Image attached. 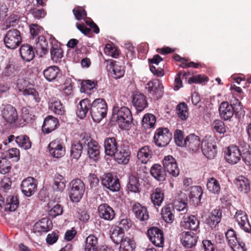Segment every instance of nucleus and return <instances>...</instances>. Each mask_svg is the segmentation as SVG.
Wrapping results in <instances>:
<instances>
[{
  "mask_svg": "<svg viewBox=\"0 0 251 251\" xmlns=\"http://www.w3.org/2000/svg\"><path fill=\"white\" fill-rule=\"evenodd\" d=\"M156 123V118L152 114H146L142 120V126L145 129L154 127Z\"/></svg>",
  "mask_w": 251,
  "mask_h": 251,
  "instance_id": "obj_49",
  "label": "nucleus"
},
{
  "mask_svg": "<svg viewBox=\"0 0 251 251\" xmlns=\"http://www.w3.org/2000/svg\"><path fill=\"white\" fill-rule=\"evenodd\" d=\"M236 189L242 194H247L250 191V181L243 176L236 178Z\"/></svg>",
  "mask_w": 251,
  "mask_h": 251,
  "instance_id": "obj_32",
  "label": "nucleus"
},
{
  "mask_svg": "<svg viewBox=\"0 0 251 251\" xmlns=\"http://www.w3.org/2000/svg\"><path fill=\"white\" fill-rule=\"evenodd\" d=\"M172 138V134L166 127H159L156 129L154 136V143L158 147H164L168 145Z\"/></svg>",
  "mask_w": 251,
  "mask_h": 251,
  "instance_id": "obj_6",
  "label": "nucleus"
},
{
  "mask_svg": "<svg viewBox=\"0 0 251 251\" xmlns=\"http://www.w3.org/2000/svg\"><path fill=\"white\" fill-rule=\"evenodd\" d=\"M85 148L84 145L81 143V139L78 142H74L71 149V156L76 160L81 155L82 150Z\"/></svg>",
  "mask_w": 251,
  "mask_h": 251,
  "instance_id": "obj_38",
  "label": "nucleus"
},
{
  "mask_svg": "<svg viewBox=\"0 0 251 251\" xmlns=\"http://www.w3.org/2000/svg\"><path fill=\"white\" fill-rule=\"evenodd\" d=\"M132 211L135 217L141 221H146L149 218L147 208L138 202L133 205Z\"/></svg>",
  "mask_w": 251,
  "mask_h": 251,
  "instance_id": "obj_27",
  "label": "nucleus"
},
{
  "mask_svg": "<svg viewBox=\"0 0 251 251\" xmlns=\"http://www.w3.org/2000/svg\"><path fill=\"white\" fill-rule=\"evenodd\" d=\"M131 151L129 146L127 144L123 143L120 146L116 153L113 155L115 160L119 163L126 164L130 159Z\"/></svg>",
  "mask_w": 251,
  "mask_h": 251,
  "instance_id": "obj_12",
  "label": "nucleus"
},
{
  "mask_svg": "<svg viewBox=\"0 0 251 251\" xmlns=\"http://www.w3.org/2000/svg\"><path fill=\"white\" fill-rule=\"evenodd\" d=\"M100 217L106 221H112L115 217V212L112 207L107 203L100 204L98 208Z\"/></svg>",
  "mask_w": 251,
  "mask_h": 251,
  "instance_id": "obj_20",
  "label": "nucleus"
},
{
  "mask_svg": "<svg viewBox=\"0 0 251 251\" xmlns=\"http://www.w3.org/2000/svg\"><path fill=\"white\" fill-rule=\"evenodd\" d=\"M174 139L176 144L180 147L184 146L185 143V139H184V135L183 132L177 129L174 133Z\"/></svg>",
  "mask_w": 251,
  "mask_h": 251,
  "instance_id": "obj_61",
  "label": "nucleus"
},
{
  "mask_svg": "<svg viewBox=\"0 0 251 251\" xmlns=\"http://www.w3.org/2000/svg\"><path fill=\"white\" fill-rule=\"evenodd\" d=\"M91 104V100L88 99H84L80 101L76 112L77 116L80 119H83L89 111L90 112Z\"/></svg>",
  "mask_w": 251,
  "mask_h": 251,
  "instance_id": "obj_26",
  "label": "nucleus"
},
{
  "mask_svg": "<svg viewBox=\"0 0 251 251\" xmlns=\"http://www.w3.org/2000/svg\"><path fill=\"white\" fill-rule=\"evenodd\" d=\"M98 247V238L94 235H90L86 238L85 251H96Z\"/></svg>",
  "mask_w": 251,
  "mask_h": 251,
  "instance_id": "obj_44",
  "label": "nucleus"
},
{
  "mask_svg": "<svg viewBox=\"0 0 251 251\" xmlns=\"http://www.w3.org/2000/svg\"><path fill=\"white\" fill-rule=\"evenodd\" d=\"M48 35L50 36L51 58L53 62L57 63L60 62L63 57V51L60 48L58 41L52 35Z\"/></svg>",
  "mask_w": 251,
  "mask_h": 251,
  "instance_id": "obj_11",
  "label": "nucleus"
},
{
  "mask_svg": "<svg viewBox=\"0 0 251 251\" xmlns=\"http://www.w3.org/2000/svg\"><path fill=\"white\" fill-rule=\"evenodd\" d=\"M34 47L37 54H39L40 56H43L48 53L50 46L46 38L44 36L40 35L35 38Z\"/></svg>",
  "mask_w": 251,
  "mask_h": 251,
  "instance_id": "obj_18",
  "label": "nucleus"
},
{
  "mask_svg": "<svg viewBox=\"0 0 251 251\" xmlns=\"http://www.w3.org/2000/svg\"><path fill=\"white\" fill-rule=\"evenodd\" d=\"M24 96L25 97L28 99L29 102L32 104L38 103L41 100L39 93L32 87L27 90Z\"/></svg>",
  "mask_w": 251,
  "mask_h": 251,
  "instance_id": "obj_45",
  "label": "nucleus"
},
{
  "mask_svg": "<svg viewBox=\"0 0 251 251\" xmlns=\"http://www.w3.org/2000/svg\"><path fill=\"white\" fill-rule=\"evenodd\" d=\"M49 108L57 115H63L65 112V107L60 100H55L49 103Z\"/></svg>",
  "mask_w": 251,
  "mask_h": 251,
  "instance_id": "obj_46",
  "label": "nucleus"
},
{
  "mask_svg": "<svg viewBox=\"0 0 251 251\" xmlns=\"http://www.w3.org/2000/svg\"><path fill=\"white\" fill-rule=\"evenodd\" d=\"M245 111L241 102L236 99V118L238 119V123L241 125L244 122Z\"/></svg>",
  "mask_w": 251,
  "mask_h": 251,
  "instance_id": "obj_56",
  "label": "nucleus"
},
{
  "mask_svg": "<svg viewBox=\"0 0 251 251\" xmlns=\"http://www.w3.org/2000/svg\"><path fill=\"white\" fill-rule=\"evenodd\" d=\"M164 169L173 176H177L179 174L176 159L172 155L165 156L163 160Z\"/></svg>",
  "mask_w": 251,
  "mask_h": 251,
  "instance_id": "obj_15",
  "label": "nucleus"
},
{
  "mask_svg": "<svg viewBox=\"0 0 251 251\" xmlns=\"http://www.w3.org/2000/svg\"><path fill=\"white\" fill-rule=\"evenodd\" d=\"M181 226L186 229L197 230L199 227L200 221L194 215L183 216L181 221Z\"/></svg>",
  "mask_w": 251,
  "mask_h": 251,
  "instance_id": "obj_21",
  "label": "nucleus"
},
{
  "mask_svg": "<svg viewBox=\"0 0 251 251\" xmlns=\"http://www.w3.org/2000/svg\"><path fill=\"white\" fill-rule=\"evenodd\" d=\"M140 186L139 178L134 175H130L128 177V183L127 185V188L129 191L133 193L140 192Z\"/></svg>",
  "mask_w": 251,
  "mask_h": 251,
  "instance_id": "obj_42",
  "label": "nucleus"
},
{
  "mask_svg": "<svg viewBox=\"0 0 251 251\" xmlns=\"http://www.w3.org/2000/svg\"><path fill=\"white\" fill-rule=\"evenodd\" d=\"M174 210L172 204L165 205L161 210V215L163 220L168 223H172L174 220V215L173 211Z\"/></svg>",
  "mask_w": 251,
  "mask_h": 251,
  "instance_id": "obj_37",
  "label": "nucleus"
},
{
  "mask_svg": "<svg viewBox=\"0 0 251 251\" xmlns=\"http://www.w3.org/2000/svg\"><path fill=\"white\" fill-rule=\"evenodd\" d=\"M45 78L49 81H52L60 78L62 76V72L59 67L55 66H51L48 67L43 71Z\"/></svg>",
  "mask_w": 251,
  "mask_h": 251,
  "instance_id": "obj_24",
  "label": "nucleus"
},
{
  "mask_svg": "<svg viewBox=\"0 0 251 251\" xmlns=\"http://www.w3.org/2000/svg\"><path fill=\"white\" fill-rule=\"evenodd\" d=\"M112 119L117 122L123 129H128L133 119L130 109L126 106L120 107L118 104L113 106Z\"/></svg>",
  "mask_w": 251,
  "mask_h": 251,
  "instance_id": "obj_1",
  "label": "nucleus"
},
{
  "mask_svg": "<svg viewBox=\"0 0 251 251\" xmlns=\"http://www.w3.org/2000/svg\"><path fill=\"white\" fill-rule=\"evenodd\" d=\"M108 62L107 68L110 71L112 76L115 79H119L122 77L125 73V63L122 64L117 61L110 60Z\"/></svg>",
  "mask_w": 251,
  "mask_h": 251,
  "instance_id": "obj_13",
  "label": "nucleus"
},
{
  "mask_svg": "<svg viewBox=\"0 0 251 251\" xmlns=\"http://www.w3.org/2000/svg\"><path fill=\"white\" fill-rule=\"evenodd\" d=\"M81 143L84 145L85 148L87 150V154L91 159L94 160L99 159L100 147L97 141L90 136L85 135L81 138Z\"/></svg>",
  "mask_w": 251,
  "mask_h": 251,
  "instance_id": "obj_4",
  "label": "nucleus"
},
{
  "mask_svg": "<svg viewBox=\"0 0 251 251\" xmlns=\"http://www.w3.org/2000/svg\"><path fill=\"white\" fill-rule=\"evenodd\" d=\"M11 169V162L3 156V154L0 155V173L2 174H6L9 173Z\"/></svg>",
  "mask_w": 251,
  "mask_h": 251,
  "instance_id": "obj_51",
  "label": "nucleus"
},
{
  "mask_svg": "<svg viewBox=\"0 0 251 251\" xmlns=\"http://www.w3.org/2000/svg\"><path fill=\"white\" fill-rule=\"evenodd\" d=\"M164 197V195L163 190L161 188H157L152 192L151 198L154 206H159L163 202Z\"/></svg>",
  "mask_w": 251,
  "mask_h": 251,
  "instance_id": "obj_41",
  "label": "nucleus"
},
{
  "mask_svg": "<svg viewBox=\"0 0 251 251\" xmlns=\"http://www.w3.org/2000/svg\"><path fill=\"white\" fill-rule=\"evenodd\" d=\"M132 103L137 110L140 112L143 111L148 105L145 96L139 92H136L133 95Z\"/></svg>",
  "mask_w": 251,
  "mask_h": 251,
  "instance_id": "obj_28",
  "label": "nucleus"
},
{
  "mask_svg": "<svg viewBox=\"0 0 251 251\" xmlns=\"http://www.w3.org/2000/svg\"><path fill=\"white\" fill-rule=\"evenodd\" d=\"M22 192L27 197L32 196L37 190L36 180L31 177H28L23 180L21 184Z\"/></svg>",
  "mask_w": 251,
  "mask_h": 251,
  "instance_id": "obj_17",
  "label": "nucleus"
},
{
  "mask_svg": "<svg viewBox=\"0 0 251 251\" xmlns=\"http://www.w3.org/2000/svg\"><path fill=\"white\" fill-rule=\"evenodd\" d=\"M74 83L70 79L66 80L62 88L63 92L67 95L69 96L73 93V86Z\"/></svg>",
  "mask_w": 251,
  "mask_h": 251,
  "instance_id": "obj_62",
  "label": "nucleus"
},
{
  "mask_svg": "<svg viewBox=\"0 0 251 251\" xmlns=\"http://www.w3.org/2000/svg\"><path fill=\"white\" fill-rule=\"evenodd\" d=\"M3 120L9 124H13L18 120V113L16 108L10 104L5 105L1 111Z\"/></svg>",
  "mask_w": 251,
  "mask_h": 251,
  "instance_id": "obj_16",
  "label": "nucleus"
},
{
  "mask_svg": "<svg viewBox=\"0 0 251 251\" xmlns=\"http://www.w3.org/2000/svg\"><path fill=\"white\" fill-rule=\"evenodd\" d=\"M110 237L115 244H121L125 238L124 232L121 228H116L112 231Z\"/></svg>",
  "mask_w": 251,
  "mask_h": 251,
  "instance_id": "obj_50",
  "label": "nucleus"
},
{
  "mask_svg": "<svg viewBox=\"0 0 251 251\" xmlns=\"http://www.w3.org/2000/svg\"><path fill=\"white\" fill-rule=\"evenodd\" d=\"M149 96L154 99L158 100L163 94V86L158 79H154L148 82L146 85Z\"/></svg>",
  "mask_w": 251,
  "mask_h": 251,
  "instance_id": "obj_7",
  "label": "nucleus"
},
{
  "mask_svg": "<svg viewBox=\"0 0 251 251\" xmlns=\"http://www.w3.org/2000/svg\"><path fill=\"white\" fill-rule=\"evenodd\" d=\"M136 248V243L134 240L125 237L124 240L120 244L119 251H134Z\"/></svg>",
  "mask_w": 251,
  "mask_h": 251,
  "instance_id": "obj_43",
  "label": "nucleus"
},
{
  "mask_svg": "<svg viewBox=\"0 0 251 251\" xmlns=\"http://www.w3.org/2000/svg\"><path fill=\"white\" fill-rule=\"evenodd\" d=\"M152 155V151L149 146H145L141 148L137 152L138 160L142 163H147Z\"/></svg>",
  "mask_w": 251,
  "mask_h": 251,
  "instance_id": "obj_33",
  "label": "nucleus"
},
{
  "mask_svg": "<svg viewBox=\"0 0 251 251\" xmlns=\"http://www.w3.org/2000/svg\"><path fill=\"white\" fill-rule=\"evenodd\" d=\"M184 143L185 144L184 146L189 148L190 151L195 152L200 149L201 140L199 136L191 134L185 138Z\"/></svg>",
  "mask_w": 251,
  "mask_h": 251,
  "instance_id": "obj_25",
  "label": "nucleus"
},
{
  "mask_svg": "<svg viewBox=\"0 0 251 251\" xmlns=\"http://www.w3.org/2000/svg\"><path fill=\"white\" fill-rule=\"evenodd\" d=\"M5 210L9 211H15L19 205V201L16 196H9L6 201Z\"/></svg>",
  "mask_w": 251,
  "mask_h": 251,
  "instance_id": "obj_40",
  "label": "nucleus"
},
{
  "mask_svg": "<svg viewBox=\"0 0 251 251\" xmlns=\"http://www.w3.org/2000/svg\"><path fill=\"white\" fill-rule=\"evenodd\" d=\"M176 109L177 115L181 120H184L188 118V107L184 102H181L177 106Z\"/></svg>",
  "mask_w": 251,
  "mask_h": 251,
  "instance_id": "obj_57",
  "label": "nucleus"
},
{
  "mask_svg": "<svg viewBox=\"0 0 251 251\" xmlns=\"http://www.w3.org/2000/svg\"><path fill=\"white\" fill-rule=\"evenodd\" d=\"M104 51L105 54L114 58H116L119 53L118 49L109 44L106 45L104 49Z\"/></svg>",
  "mask_w": 251,
  "mask_h": 251,
  "instance_id": "obj_60",
  "label": "nucleus"
},
{
  "mask_svg": "<svg viewBox=\"0 0 251 251\" xmlns=\"http://www.w3.org/2000/svg\"><path fill=\"white\" fill-rule=\"evenodd\" d=\"M0 150L5 151L4 153H1L3 156H5L6 158L12 159L15 162H17L20 158V152L18 149L12 148L7 150V147H3L2 144L0 145Z\"/></svg>",
  "mask_w": 251,
  "mask_h": 251,
  "instance_id": "obj_35",
  "label": "nucleus"
},
{
  "mask_svg": "<svg viewBox=\"0 0 251 251\" xmlns=\"http://www.w3.org/2000/svg\"><path fill=\"white\" fill-rule=\"evenodd\" d=\"M212 126L213 129L218 133L224 134L226 131L225 124L221 120H215Z\"/></svg>",
  "mask_w": 251,
  "mask_h": 251,
  "instance_id": "obj_59",
  "label": "nucleus"
},
{
  "mask_svg": "<svg viewBox=\"0 0 251 251\" xmlns=\"http://www.w3.org/2000/svg\"><path fill=\"white\" fill-rule=\"evenodd\" d=\"M59 126L58 120L54 117L50 115L44 120L42 126V131L47 134H49L55 130Z\"/></svg>",
  "mask_w": 251,
  "mask_h": 251,
  "instance_id": "obj_22",
  "label": "nucleus"
},
{
  "mask_svg": "<svg viewBox=\"0 0 251 251\" xmlns=\"http://www.w3.org/2000/svg\"><path fill=\"white\" fill-rule=\"evenodd\" d=\"M20 53L23 60L26 62L30 61L35 56L33 47L28 44H23L21 46Z\"/></svg>",
  "mask_w": 251,
  "mask_h": 251,
  "instance_id": "obj_31",
  "label": "nucleus"
},
{
  "mask_svg": "<svg viewBox=\"0 0 251 251\" xmlns=\"http://www.w3.org/2000/svg\"><path fill=\"white\" fill-rule=\"evenodd\" d=\"M22 41L20 31L12 28L8 30L3 38L5 46L8 49H15L20 46Z\"/></svg>",
  "mask_w": 251,
  "mask_h": 251,
  "instance_id": "obj_5",
  "label": "nucleus"
},
{
  "mask_svg": "<svg viewBox=\"0 0 251 251\" xmlns=\"http://www.w3.org/2000/svg\"><path fill=\"white\" fill-rule=\"evenodd\" d=\"M227 243L233 251H235V232L233 229H228L226 233Z\"/></svg>",
  "mask_w": 251,
  "mask_h": 251,
  "instance_id": "obj_55",
  "label": "nucleus"
},
{
  "mask_svg": "<svg viewBox=\"0 0 251 251\" xmlns=\"http://www.w3.org/2000/svg\"><path fill=\"white\" fill-rule=\"evenodd\" d=\"M107 112V105L103 99H97L91 104L90 114L94 122H100L104 118Z\"/></svg>",
  "mask_w": 251,
  "mask_h": 251,
  "instance_id": "obj_2",
  "label": "nucleus"
},
{
  "mask_svg": "<svg viewBox=\"0 0 251 251\" xmlns=\"http://www.w3.org/2000/svg\"><path fill=\"white\" fill-rule=\"evenodd\" d=\"M51 224L50 220L42 219L35 224V228L38 232H47L51 229Z\"/></svg>",
  "mask_w": 251,
  "mask_h": 251,
  "instance_id": "obj_39",
  "label": "nucleus"
},
{
  "mask_svg": "<svg viewBox=\"0 0 251 251\" xmlns=\"http://www.w3.org/2000/svg\"><path fill=\"white\" fill-rule=\"evenodd\" d=\"M101 183L106 188L112 192H118L120 190V180L111 173L105 174L101 177Z\"/></svg>",
  "mask_w": 251,
  "mask_h": 251,
  "instance_id": "obj_8",
  "label": "nucleus"
},
{
  "mask_svg": "<svg viewBox=\"0 0 251 251\" xmlns=\"http://www.w3.org/2000/svg\"><path fill=\"white\" fill-rule=\"evenodd\" d=\"M66 181L63 176L60 174L55 175L52 188L54 191L62 192L66 187Z\"/></svg>",
  "mask_w": 251,
  "mask_h": 251,
  "instance_id": "obj_36",
  "label": "nucleus"
},
{
  "mask_svg": "<svg viewBox=\"0 0 251 251\" xmlns=\"http://www.w3.org/2000/svg\"><path fill=\"white\" fill-rule=\"evenodd\" d=\"M15 142L18 146L25 150L31 148V142L29 137L25 135H20L15 138Z\"/></svg>",
  "mask_w": 251,
  "mask_h": 251,
  "instance_id": "obj_48",
  "label": "nucleus"
},
{
  "mask_svg": "<svg viewBox=\"0 0 251 251\" xmlns=\"http://www.w3.org/2000/svg\"><path fill=\"white\" fill-rule=\"evenodd\" d=\"M70 187L69 195L71 201L74 202H79L85 190L84 183L80 179H74L70 183Z\"/></svg>",
  "mask_w": 251,
  "mask_h": 251,
  "instance_id": "obj_3",
  "label": "nucleus"
},
{
  "mask_svg": "<svg viewBox=\"0 0 251 251\" xmlns=\"http://www.w3.org/2000/svg\"><path fill=\"white\" fill-rule=\"evenodd\" d=\"M63 211V207L60 204H56L49 210V214L52 218H54L57 216L61 215Z\"/></svg>",
  "mask_w": 251,
  "mask_h": 251,
  "instance_id": "obj_63",
  "label": "nucleus"
},
{
  "mask_svg": "<svg viewBox=\"0 0 251 251\" xmlns=\"http://www.w3.org/2000/svg\"><path fill=\"white\" fill-rule=\"evenodd\" d=\"M105 153L107 155L112 156L118 151V145L115 137H107L104 141Z\"/></svg>",
  "mask_w": 251,
  "mask_h": 251,
  "instance_id": "obj_23",
  "label": "nucleus"
},
{
  "mask_svg": "<svg viewBox=\"0 0 251 251\" xmlns=\"http://www.w3.org/2000/svg\"><path fill=\"white\" fill-rule=\"evenodd\" d=\"M219 111L220 114L225 120H230L234 114V108L231 104H229L227 102H223L219 106Z\"/></svg>",
  "mask_w": 251,
  "mask_h": 251,
  "instance_id": "obj_30",
  "label": "nucleus"
},
{
  "mask_svg": "<svg viewBox=\"0 0 251 251\" xmlns=\"http://www.w3.org/2000/svg\"><path fill=\"white\" fill-rule=\"evenodd\" d=\"M225 159L231 164H235V146H229L225 151Z\"/></svg>",
  "mask_w": 251,
  "mask_h": 251,
  "instance_id": "obj_52",
  "label": "nucleus"
},
{
  "mask_svg": "<svg viewBox=\"0 0 251 251\" xmlns=\"http://www.w3.org/2000/svg\"><path fill=\"white\" fill-rule=\"evenodd\" d=\"M15 66L12 64H8L3 70L2 74L5 76H12L15 75Z\"/></svg>",
  "mask_w": 251,
  "mask_h": 251,
  "instance_id": "obj_64",
  "label": "nucleus"
},
{
  "mask_svg": "<svg viewBox=\"0 0 251 251\" xmlns=\"http://www.w3.org/2000/svg\"><path fill=\"white\" fill-rule=\"evenodd\" d=\"M97 84V82L90 80H84L81 83L80 90L81 92L90 93V91L94 89Z\"/></svg>",
  "mask_w": 251,
  "mask_h": 251,
  "instance_id": "obj_54",
  "label": "nucleus"
},
{
  "mask_svg": "<svg viewBox=\"0 0 251 251\" xmlns=\"http://www.w3.org/2000/svg\"><path fill=\"white\" fill-rule=\"evenodd\" d=\"M50 154L54 157L59 158L65 154V148L60 141L54 140L49 145Z\"/></svg>",
  "mask_w": 251,
  "mask_h": 251,
  "instance_id": "obj_19",
  "label": "nucleus"
},
{
  "mask_svg": "<svg viewBox=\"0 0 251 251\" xmlns=\"http://www.w3.org/2000/svg\"><path fill=\"white\" fill-rule=\"evenodd\" d=\"M222 216V211L220 209H213L207 219L206 223L211 228H215L220 223Z\"/></svg>",
  "mask_w": 251,
  "mask_h": 251,
  "instance_id": "obj_29",
  "label": "nucleus"
},
{
  "mask_svg": "<svg viewBox=\"0 0 251 251\" xmlns=\"http://www.w3.org/2000/svg\"><path fill=\"white\" fill-rule=\"evenodd\" d=\"M73 13L77 20L85 19L87 16L86 11L81 7L77 6L73 9Z\"/></svg>",
  "mask_w": 251,
  "mask_h": 251,
  "instance_id": "obj_58",
  "label": "nucleus"
},
{
  "mask_svg": "<svg viewBox=\"0 0 251 251\" xmlns=\"http://www.w3.org/2000/svg\"><path fill=\"white\" fill-rule=\"evenodd\" d=\"M17 87L19 91L24 95L32 86L28 80L21 78L17 80Z\"/></svg>",
  "mask_w": 251,
  "mask_h": 251,
  "instance_id": "obj_53",
  "label": "nucleus"
},
{
  "mask_svg": "<svg viewBox=\"0 0 251 251\" xmlns=\"http://www.w3.org/2000/svg\"><path fill=\"white\" fill-rule=\"evenodd\" d=\"M151 175L156 180L161 181L165 179L166 173L161 165L155 164L151 168Z\"/></svg>",
  "mask_w": 251,
  "mask_h": 251,
  "instance_id": "obj_34",
  "label": "nucleus"
},
{
  "mask_svg": "<svg viewBox=\"0 0 251 251\" xmlns=\"http://www.w3.org/2000/svg\"><path fill=\"white\" fill-rule=\"evenodd\" d=\"M150 241L156 247H162L164 243L163 231L157 227H151L147 231Z\"/></svg>",
  "mask_w": 251,
  "mask_h": 251,
  "instance_id": "obj_9",
  "label": "nucleus"
},
{
  "mask_svg": "<svg viewBox=\"0 0 251 251\" xmlns=\"http://www.w3.org/2000/svg\"><path fill=\"white\" fill-rule=\"evenodd\" d=\"M201 151L203 155L208 159L214 158L217 153V146L212 139H204L201 143Z\"/></svg>",
  "mask_w": 251,
  "mask_h": 251,
  "instance_id": "obj_10",
  "label": "nucleus"
},
{
  "mask_svg": "<svg viewBox=\"0 0 251 251\" xmlns=\"http://www.w3.org/2000/svg\"><path fill=\"white\" fill-rule=\"evenodd\" d=\"M180 242L183 247L191 248L195 246L198 240L197 234L191 231H183L179 235Z\"/></svg>",
  "mask_w": 251,
  "mask_h": 251,
  "instance_id": "obj_14",
  "label": "nucleus"
},
{
  "mask_svg": "<svg viewBox=\"0 0 251 251\" xmlns=\"http://www.w3.org/2000/svg\"><path fill=\"white\" fill-rule=\"evenodd\" d=\"M207 188L210 192L218 194L221 191V186L219 181L214 177H210L207 182Z\"/></svg>",
  "mask_w": 251,
  "mask_h": 251,
  "instance_id": "obj_47",
  "label": "nucleus"
}]
</instances>
